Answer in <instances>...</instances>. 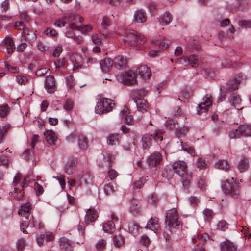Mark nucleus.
I'll return each instance as SVG.
<instances>
[{
	"label": "nucleus",
	"mask_w": 251,
	"mask_h": 251,
	"mask_svg": "<svg viewBox=\"0 0 251 251\" xmlns=\"http://www.w3.org/2000/svg\"><path fill=\"white\" fill-rule=\"evenodd\" d=\"M172 168L175 173H176L181 178L183 186L187 188L190 184L192 180V173L187 171V165L183 161L175 162Z\"/></svg>",
	"instance_id": "1"
},
{
	"label": "nucleus",
	"mask_w": 251,
	"mask_h": 251,
	"mask_svg": "<svg viewBox=\"0 0 251 251\" xmlns=\"http://www.w3.org/2000/svg\"><path fill=\"white\" fill-rule=\"evenodd\" d=\"M221 188L226 195L237 198L239 196V183L236 179L232 177L230 181L225 180L221 182Z\"/></svg>",
	"instance_id": "2"
},
{
	"label": "nucleus",
	"mask_w": 251,
	"mask_h": 251,
	"mask_svg": "<svg viewBox=\"0 0 251 251\" xmlns=\"http://www.w3.org/2000/svg\"><path fill=\"white\" fill-rule=\"evenodd\" d=\"M166 228L171 232H175L178 228L180 221L178 220V214L176 209H172L167 212L165 216Z\"/></svg>",
	"instance_id": "3"
},
{
	"label": "nucleus",
	"mask_w": 251,
	"mask_h": 251,
	"mask_svg": "<svg viewBox=\"0 0 251 251\" xmlns=\"http://www.w3.org/2000/svg\"><path fill=\"white\" fill-rule=\"evenodd\" d=\"M115 106V103L111 100L107 98H102L99 100L95 107V112L97 114H102L112 110Z\"/></svg>",
	"instance_id": "4"
},
{
	"label": "nucleus",
	"mask_w": 251,
	"mask_h": 251,
	"mask_svg": "<svg viewBox=\"0 0 251 251\" xmlns=\"http://www.w3.org/2000/svg\"><path fill=\"white\" fill-rule=\"evenodd\" d=\"M126 34L127 36L125 41L131 45H143L146 42L147 39L145 36L138 33L135 30L130 29L127 32Z\"/></svg>",
	"instance_id": "5"
},
{
	"label": "nucleus",
	"mask_w": 251,
	"mask_h": 251,
	"mask_svg": "<svg viewBox=\"0 0 251 251\" xmlns=\"http://www.w3.org/2000/svg\"><path fill=\"white\" fill-rule=\"evenodd\" d=\"M163 132L160 130H156L152 134H146L142 139V146L144 149H149L152 145V140L157 143L161 142L163 140Z\"/></svg>",
	"instance_id": "6"
},
{
	"label": "nucleus",
	"mask_w": 251,
	"mask_h": 251,
	"mask_svg": "<svg viewBox=\"0 0 251 251\" xmlns=\"http://www.w3.org/2000/svg\"><path fill=\"white\" fill-rule=\"evenodd\" d=\"M121 81L125 85H133L137 82L136 74L131 70L123 72L121 75Z\"/></svg>",
	"instance_id": "7"
},
{
	"label": "nucleus",
	"mask_w": 251,
	"mask_h": 251,
	"mask_svg": "<svg viewBox=\"0 0 251 251\" xmlns=\"http://www.w3.org/2000/svg\"><path fill=\"white\" fill-rule=\"evenodd\" d=\"M206 239V235L204 236L202 234H198L196 237L192 239V242L196 244L194 248L195 251H206L202 247L203 243Z\"/></svg>",
	"instance_id": "8"
},
{
	"label": "nucleus",
	"mask_w": 251,
	"mask_h": 251,
	"mask_svg": "<svg viewBox=\"0 0 251 251\" xmlns=\"http://www.w3.org/2000/svg\"><path fill=\"white\" fill-rule=\"evenodd\" d=\"M162 159V154L159 152H155L148 157L147 162L150 167L157 166L160 164Z\"/></svg>",
	"instance_id": "9"
},
{
	"label": "nucleus",
	"mask_w": 251,
	"mask_h": 251,
	"mask_svg": "<svg viewBox=\"0 0 251 251\" xmlns=\"http://www.w3.org/2000/svg\"><path fill=\"white\" fill-rule=\"evenodd\" d=\"M53 239V234L50 232H47L45 234H41L37 235L36 238V242L39 246H42L45 242L51 241Z\"/></svg>",
	"instance_id": "10"
},
{
	"label": "nucleus",
	"mask_w": 251,
	"mask_h": 251,
	"mask_svg": "<svg viewBox=\"0 0 251 251\" xmlns=\"http://www.w3.org/2000/svg\"><path fill=\"white\" fill-rule=\"evenodd\" d=\"M136 73L139 75L142 79L146 80L149 79L151 72L148 66L146 65H142L137 68Z\"/></svg>",
	"instance_id": "11"
},
{
	"label": "nucleus",
	"mask_w": 251,
	"mask_h": 251,
	"mask_svg": "<svg viewBox=\"0 0 251 251\" xmlns=\"http://www.w3.org/2000/svg\"><path fill=\"white\" fill-rule=\"evenodd\" d=\"M45 88L48 93H53L55 90V83L54 77L52 75H49L46 77Z\"/></svg>",
	"instance_id": "12"
},
{
	"label": "nucleus",
	"mask_w": 251,
	"mask_h": 251,
	"mask_svg": "<svg viewBox=\"0 0 251 251\" xmlns=\"http://www.w3.org/2000/svg\"><path fill=\"white\" fill-rule=\"evenodd\" d=\"M2 43V45L6 48L8 54H11L15 51V46L14 42L10 37H6Z\"/></svg>",
	"instance_id": "13"
},
{
	"label": "nucleus",
	"mask_w": 251,
	"mask_h": 251,
	"mask_svg": "<svg viewBox=\"0 0 251 251\" xmlns=\"http://www.w3.org/2000/svg\"><path fill=\"white\" fill-rule=\"evenodd\" d=\"M158 221L159 220L156 217L151 218L148 222L146 228L153 231L154 233H156L160 227Z\"/></svg>",
	"instance_id": "14"
},
{
	"label": "nucleus",
	"mask_w": 251,
	"mask_h": 251,
	"mask_svg": "<svg viewBox=\"0 0 251 251\" xmlns=\"http://www.w3.org/2000/svg\"><path fill=\"white\" fill-rule=\"evenodd\" d=\"M204 101L198 105V113L200 114L202 112H206L207 108L212 104L211 96L206 97L204 98Z\"/></svg>",
	"instance_id": "15"
},
{
	"label": "nucleus",
	"mask_w": 251,
	"mask_h": 251,
	"mask_svg": "<svg viewBox=\"0 0 251 251\" xmlns=\"http://www.w3.org/2000/svg\"><path fill=\"white\" fill-rule=\"evenodd\" d=\"M101 69L104 73L108 72L112 68L113 62L110 58H105L100 62Z\"/></svg>",
	"instance_id": "16"
},
{
	"label": "nucleus",
	"mask_w": 251,
	"mask_h": 251,
	"mask_svg": "<svg viewBox=\"0 0 251 251\" xmlns=\"http://www.w3.org/2000/svg\"><path fill=\"white\" fill-rule=\"evenodd\" d=\"M240 83V79L235 78L231 80L226 84L225 89L228 92L232 91L238 89L239 85Z\"/></svg>",
	"instance_id": "17"
},
{
	"label": "nucleus",
	"mask_w": 251,
	"mask_h": 251,
	"mask_svg": "<svg viewBox=\"0 0 251 251\" xmlns=\"http://www.w3.org/2000/svg\"><path fill=\"white\" fill-rule=\"evenodd\" d=\"M98 217V213L93 209H89L86 211L85 217V222L89 224L94 222Z\"/></svg>",
	"instance_id": "18"
},
{
	"label": "nucleus",
	"mask_w": 251,
	"mask_h": 251,
	"mask_svg": "<svg viewBox=\"0 0 251 251\" xmlns=\"http://www.w3.org/2000/svg\"><path fill=\"white\" fill-rule=\"evenodd\" d=\"M111 22L107 17H104L101 24V30L100 31L101 36L106 38L108 37L107 31V27L110 25Z\"/></svg>",
	"instance_id": "19"
},
{
	"label": "nucleus",
	"mask_w": 251,
	"mask_h": 251,
	"mask_svg": "<svg viewBox=\"0 0 251 251\" xmlns=\"http://www.w3.org/2000/svg\"><path fill=\"white\" fill-rule=\"evenodd\" d=\"M228 100L230 104L234 107L239 106L242 102L240 96L236 93L231 94L229 97Z\"/></svg>",
	"instance_id": "20"
},
{
	"label": "nucleus",
	"mask_w": 251,
	"mask_h": 251,
	"mask_svg": "<svg viewBox=\"0 0 251 251\" xmlns=\"http://www.w3.org/2000/svg\"><path fill=\"white\" fill-rule=\"evenodd\" d=\"M133 20L135 22L138 23L145 22L147 20V17L144 11L142 9L136 11L134 15Z\"/></svg>",
	"instance_id": "21"
},
{
	"label": "nucleus",
	"mask_w": 251,
	"mask_h": 251,
	"mask_svg": "<svg viewBox=\"0 0 251 251\" xmlns=\"http://www.w3.org/2000/svg\"><path fill=\"white\" fill-rule=\"evenodd\" d=\"M249 166V159L245 156H242L238 165V169L239 171L240 172H245L248 169Z\"/></svg>",
	"instance_id": "22"
},
{
	"label": "nucleus",
	"mask_w": 251,
	"mask_h": 251,
	"mask_svg": "<svg viewBox=\"0 0 251 251\" xmlns=\"http://www.w3.org/2000/svg\"><path fill=\"white\" fill-rule=\"evenodd\" d=\"M76 163V160L75 159L68 160L64 168L65 172L68 175L72 174L75 170Z\"/></svg>",
	"instance_id": "23"
},
{
	"label": "nucleus",
	"mask_w": 251,
	"mask_h": 251,
	"mask_svg": "<svg viewBox=\"0 0 251 251\" xmlns=\"http://www.w3.org/2000/svg\"><path fill=\"white\" fill-rule=\"evenodd\" d=\"M31 205L29 202H26L21 205V209L18 211V214L28 218L29 216V211Z\"/></svg>",
	"instance_id": "24"
},
{
	"label": "nucleus",
	"mask_w": 251,
	"mask_h": 251,
	"mask_svg": "<svg viewBox=\"0 0 251 251\" xmlns=\"http://www.w3.org/2000/svg\"><path fill=\"white\" fill-rule=\"evenodd\" d=\"M172 19L173 17L172 15L168 12H165L158 18L159 22L162 25H168L171 22Z\"/></svg>",
	"instance_id": "25"
},
{
	"label": "nucleus",
	"mask_w": 251,
	"mask_h": 251,
	"mask_svg": "<svg viewBox=\"0 0 251 251\" xmlns=\"http://www.w3.org/2000/svg\"><path fill=\"white\" fill-rule=\"evenodd\" d=\"M115 66L118 69H122L126 67L127 59L122 56H118L115 58Z\"/></svg>",
	"instance_id": "26"
},
{
	"label": "nucleus",
	"mask_w": 251,
	"mask_h": 251,
	"mask_svg": "<svg viewBox=\"0 0 251 251\" xmlns=\"http://www.w3.org/2000/svg\"><path fill=\"white\" fill-rule=\"evenodd\" d=\"M137 108L140 111H146L148 106L146 100L142 98H139L135 100Z\"/></svg>",
	"instance_id": "27"
},
{
	"label": "nucleus",
	"mask_w": 251,
	"mask_h": 251,
	"mask_svg": "<svg viewBox=\"0 0 251 251\" xmlns=\"http://www.w3.org/2000/svg\"><path fill=\"white\" fill-rule=\"evenodd\" d=\"M28 178H29L28 176H25L23 178V179L22 180V182L21 184V185L22 186V189L21 190H20L17 187L14 188V192L15 193H17L18 194L19 193V195L16 197V199L17 200H20L23 198L24 194V193L23 192L24 189V186L25 184H26Z\"/></svg>",
	"instance_id": "28"
},
{
	"label": "nucleus",
	"mask_w": 251,
	"mask_h": 251,
	"mask_svg": "<svg viewBox=\"0 0 251 251\" xmlns=\"http://www.w3.org/2000/svg\"><path fill=\"white\" fill-rule=\"evenodd\" d=\"M199 61L198 56L194 54L190 56L189 57H183L181 59L180 62L181 63H187L191 65L192 66L194 65L197 64Z\"/></svg>",
	"instance_id": "29"
},
{
	"label": "nucleus",
	"mask_w": 251,
	"mask_h": 251,
	"mask_svg": "<svg viewBox=\"0 0 251 251\" xmlns=\"http://www.w3.org/2000/svg\"><path fill=\"white\" fill-rule=\"evenodd\" d=\"M44 136L46 141L50 145H53L55 144V141L57 139L54 132L52 130H47L45 133Z\"/></svg>",
	"instance_id": "30"
},
{
	"label": "nucleus",
	"mask_w": 251,
	"mask_h": 251,
	"mask_svg": "<svg viewBox=\"0 0 251 251\" xmlns=\"http://www.w3.org/2000/svg\"><path fill=\"white\" fill-rule=\"evenodd\" d=\"M222 251H234L236 248L233 243L226 240L221 244Z\"/></svg>",
	"instance_id": "31"
},
{
	"label": "nucleus",
	"mask_w": 251,
	"mask_h": 251,
	"mask_svg": "<svg viewBox=\"0 0 251 251\" xmlns=\"http://www.w3.org/2000/svg\"><path fill=\"white\" fill-rule=\"evenodd\" d=\"M70 27L73 30L80 31L83 34H86L87 32L90 31L93 29L92 26L91 25H87L82 27H78L76 26L74 23L71 24L70 25Z\"/></svg>",
	"instance_id": "32"
},
{
	"label": "nucleus",
	"mask_w": 251,
	"mask_h": 251,
	"mask_svg": "<svg viewBox=\"0 0 251 251\" xmlns=\"http://www.w3.org/2000/svg\"><path fill=\"white\" fill-rule=\"evenodd\" d=\"M78 145L79 148L81 150H85L88 147V140L86 136L81 133H79L78 136Z\"/></svg>",
	"instance_id": "33"
},
{
	"label": "nucleus",
	"mask_w": 251,
	"mask_h": 251,
	"mask_svg": "<svg viewBox=\"0 0 251 251\" xmlns=\"http://www.w3.org/2000/svg\"><path fill=\"white\" fill-rule=\"evenodd\" d=\"M140 202L136 200H133L131 201V205L130 207V212L133 215L138 214L140 212Z\"/></svg>",
	"instance_id": "34"
},
{
	"label": "nucleus",
	"mask_w": 251,
	"mask_h": 251,
	"mask_svg": "<svg viewBox=\"0 0 251 251\" xmlns=\"http://www.w3.org/2000/svg\"><path fill=\"white\" fill-rule=\"evenodd\" d=\"M103 229L105 232L111 233L115 231V224L112 221H108L104 223L102 226Z\"/></svg>",
	"instance_id": "35"
},
{
	"label": "nucleus",
	"mask_w": 251,
	"mask_h": 251,
	"mask_svg": "<svg viewBox=\"0 0 251 251\" xmlns=\"http://www.w3.org/2000/svg\"><path fill=\"white\" fill-rule=\"evenodd\" d=\"M179 142L181 149L183 151L189 153L192 155L194 156L195 155V151L193 147L190 146L187 142H183L181 140H179Z\"/></svg>",
	"instance_id": "36"
},
{
	"label": "nucleus",
	"mask_w": 251,
	"mask_h": 251,
	"mask_svg": "<svg viewBox=\"0 0 251 251\" xmlns=\"http://www.w3.org/2000/svg\"><path fill=\"white\" fill-rule=\"evenodd\" d=\"M119 135L112 133L107 137V142L108 145H115L118 144L119 141Z\"/></svg>",
	"instance_id": "37"
},
{
	"label": "nucleus",
	"mask_w": 251,
	"mask_h": 251,
	"mask_svg": "<svg viewBox=\"0 0 251 251\" xmlns=\"http://www.w3.org/2000/svg\"><path fill=\"white\" fill-rule=\"evenodd\" d=\"M242 135L244 136H251V126L244 124L240 126Z\"/></svg>",
	"instance_id": "38"
},
{
	"label": "nucleus",
	"mask_w": 251,
	"mask_h": 251,
	"mask_svg": "<svg viewBox=\"0 0 251 251\" xmlns=\"http://www.w3.org/2000/svg\"><path fill=\"white\" fill-rule=\"evenodd\" d=\"M24 37L25 40L28 43H31L36 39V34L33 31L29 30L25 31Z\"/></svg>",
	"instance_id": "39"
},
{
	"label": "nucleus",
	"mask_w": 251,
	"mask_h": 251,
	"mask_svg": "<svg viewBox=\"0 0 251 251\" xmlns=\"http://www.w3.org/2000/svg\"><path fill=\"white\" fill-rule=\"evenodd\" d=\"M174 171L172 170L171 167L166 166L164 169V171L162 173V176L163 177H164L166 178L168 180L171 179L173 174H174Z\"/></svg>",
	"instance_id": "40"
},
{
	"label": "nucleus",
	"mask_w": 251,
	"mask_h": 251,
	"mask_svg": "<svg viewBox=\"0 0 251 251\" xmlns=\"http://www.w3.org/2000/svg\"><path fill=\"white\" fill-rule=\"evenodd\" d=\"M189 130V127L183 126L181 128H177L175 130V133L178 138H181L184 137L188 132Z\"/></svg>",
	"instance_id": "41"
},
{
	"label": "nucleus",
	"mask_w": 251,
	"mask_h": 251,
	"mask_svg": "<svg viewBox=\"0 0 251 251\" xmlns=\"http://www.w3.org/2000/svg\"><path fill=\"white\" fill-rule=\"evenodd\" d=\"M216 168L227 171L229 168V165L226 160H220L215 164Z\"/></svg>",
	"instance_id": "42"
},
{
	"label": "nucleus",
	"mask_w": 251,
	"mask_h": 251,
	"mask_svg": "<svg viewBox=\"0 0 251 251\" xmlns=\"http://www.w3.org/2000/svg\"><path fill=\"white\" fill-rule=\"evenodd\" d=\"M128 227L129 231L134 235L138 233V230L140 228L139 225L134 222L129 223L128 224Z\"/></svg>",
	"instance_id": "43"
},
{
	"label": "nucleus",
	"mask_w": 251,
	"mask_h": 251,
	"mask_svg": "<svg viewBox=\"0 0 251 251\" xmlns=\"http://www.w3.org/2000/svg\"><path fill=\"white\" fill-rule=\"evenodd\" d=\"M203 214L204 215V220L207 221L211 220L213 218L214 215V213L213 211L208 208L204 209L203 212Z\"/></svg>",
	"instance_id": "44"
},
{
	"label": "nucleus",
	"mask_w": 251,
	"mask_h": 251,
	"mask_svg": "<svg viewBox=\"0 0 251 251\" xmlns=\"http://www.w3.org/2000/svg\"><path fill=\"white\" fill-rule=\"evenodd\" d=\"M242 135L241 130H240V126L238 129H233L229 132V138L230 139H238L240 138Z\"/></svg>",
	"instance_id": "45"
},
{
	"label": "nucleus",
	"mask_w": 251,
	"mask_h": 251,
	"mask_svg": "<svg viewBox=\"0 0 251 251\" xmlns=\"http://www.w3.org/2000/svg\"><path fill=\"white\" fill-rule=\"evenodd\" d=\"M10 107L7 104L0 106V117L3 118L7 115L10 111Z\"/></svg>",
	"instance_id": "46"
},
{
	"label": "nucleus",
	"mask_w": 251,
	"mask_h": 251,
	"mask_svg": "<svg viewBox=\"0 0 251 251\" xmlns=\"http://www.w3.org/2000/svg\"><path fill=\"white\" fill-rule=\"evenodd\" d=\"M196 165L200 170H202L206 168L208 166V164L204 159L200 157L197 159Z\"/></svg>",
	"instance_id": "47"
},
{
	"label": "nucleus",
	"mask_w": 251,
	"mask_h": 251,
	"mask_svg": "<svg viewBox=\"0 0 251 251\" xmlns=\"http://www.w3.org/2000/svg\"><path fill=\"white\" fill-rule=\"evenodd\" d=\"M220 90L221 93L217 99V101L218 102H221L226 99V93L228 92V91L225 89V86L221 87Z\"/></svg>",
	"instance_id": "48"
},
{
	"label": "nucleus",
	"mask_w": 251,
	"mask_h": 251,
	"mask_svg": "<svg viewBox=\"0 0 251 251\" xmlns=\"http://www.w3.org/2000/svg\"><path fill=\"white\" fill-rule=\"evenodd\" d=\"M103 191L106 195H110L115 192L113 186L110 184H106L103 187Z\"/></svg>",
	"instance_id": "49"
},
{
	"label": "nucleus",
	"mask_w": 251,
	"mask_h": 251,
	"mask_svg": "<svg viewBox=\"0 0 251 251\" xmlns=\"http://www.w3.org/2000/svg\"><path fill=\"white\" fill-rule=\"evenodd\" d=\"M228 224L225 220L220 221L217 225V228L223 231H225L228 228Z\"/></svg>",
	"instance_id": "50"
},
{
	"label": "nucleus",
	"mask_w": 251,
	"mask_h": 251,
	"mask_svg": "<svg viewBox=\"0 0 251 251\" xmlns=\"http://www.w3.org/2000/svg\"><path fill=\"white\" fill-rule=\"evenodd\" d=\"M106 245V242L104 239H100L96 244V248L98 251H103Z\"/></svg>",
	"instance_id": "51"
},
{
	"label": "nucleus",
	"mask_w": 251,
	"mask_h": 251,
	"mask_svg": "<svg viewBox=\"0 0 251 251\" xmlns=\"http://www.w3.org/2000/svg\"><path fill=\"white\" fill-rule=\"evenodd\" d=\"M197 184L198 188L202 191L205 190L207 187V183L203 178H200Z\"/></svg>",
	"instance_id": "52"
},
{
	"label": "nucleus",
	"mask_w": 251,
	"mask_h": 251,
	"mask_svg": "<svg viewBox=\"0 0 251 251\" xmlns=\"http://www.w3.org/2000/svg\"><path fill=\"white\" fill-rule=\"evenodd\" d=\"M10 125L8 124L5 125L0 129V143L2 142L5 133L10 129Z\"/></svg>",
	"instance_id": "53"
},
{
	"label": "nucleus",
	"mask_w": 251,
	"mask_h": 251,
	"mask_svg": "<svg viewBox=\"0 0 251 251\" xmlns=\"http://www.w3.org/2000/svg\"><path fill=\"white\" fill-rule=\"evenodd\" d=\"M123 237L120 235H115L113 238V243L117 247H120L123 243Z\"/></svg>",
	"instance_id": "54"
},
{
	"label": "nucleus",
	"mask_w": 251,
	"mask_h": 251,
	"mask_svg": "<svg viewBox=\"0 0 251 251\" xmlns=\"http://www.w3.org/2000/svg\"><path fill=\"white\" fill-rule=\"evenodd\" d=\"M60 245L65 248H68L71 246V241L65 237H62L60 239Z\"/></svg>",
	"instance_id": "55"
},
{
	"label": "nucleus",
	"mask_w": 251,
	"mask_h": 251,
	"mask_svg": "<svg viewBox=\"0 0 251 251\" xmlns=\"http://www.w3.org/2000/svg\"><path fill=\"white\" fill-rule=\"evenodd\" d=\"M64 22L66 24L69 23L71 21L74 20L75 16L72 13H68L63 16Z\"/></svg>",
	"instance_id": "56"
},
{
	"label": "nucleus",
	"mask_w": 251,
	"mask_h": 251,
	"mask_svg": "<svg viewBox=\"0 0 251 251\" xmlns=\"http://www.w3.org/2000/svg\"><path fill=\"white\" fill-rule=\"evenodd\" d=\"M239 25L243 28L251 27V21L240 20L238 22Z\"/></svg>",
	"instance_id": "57"
},
{
	"label": "nucleus",
	"mask_w": 251,
	"mask_h": 251,
	"mask_svg": "<svg viewBox=\"0 0 251 251\" xmlns=\"http://www.w3.org/2000/svg\"><path fill=\"white\" fill-rule=\"evenodd\" d=\"M17 248L18 251H22L25 249V243L23 239H19L16 243Z\"/></svg>",
	"instance_id": "58"
},
{
	"label": "nucleus",
	"mask_w": 251,
	"mask_h": 251,
	"mask_svg": "<svg viewBox=\"0 0 251 251\" xmlns=\"http://www.w3.org/2000/svg\"><path fill=\"white\" fill-rule=\"evenodd\" d=\"M44 33L48 36L54 37L57 35V32L54 29L48 28L44 31Z\"/></svg>",
	"instance_id": "59"
},
{
	"label": "nucleus",
	"mask_w": 251,
	"mask_h": 251,
	"mask_svg": "<svg viewBox=\"0 0 251 251\" xmlns=\"http://www.w3.org/2000/svg\"><path fill=\"white\" fill-rule=\"evenodd\" d=\"M115 158L112 155H108L103 156V160L105 162L107 163L106 166L110 167L111 165V163Z\"/></svg>",
	"instance_id": "60"
},
{
	"label": "nucleus",
	"mask_w": 251,
	"mask_h": 251,
	"mask_svg": "<svg viewBox=\"0 0 251 251\" xmlns=\"http://www.w3.org/2000/svg\"><path fill=\"white\" fill-rule=\"evenodd\" d=\"M145 181V179L144 178H140V179L136 182H135L133 184V188L134 189H140L141 188L144 184Z\"/></svg>",
	"instance_id": "61"
},
{
	"label": "nucleus",
	"mask_w": 251,
	"mask_h": 251,
	"mask_svg": "<svg viewBox=\"0 0 251 251\" xmlns=\"http://www.w3.org/2000/svg\"><path fill=\"white\" fill-rule=\"evenodd\" d=\"M108 176L110 180H112L115 179L118 176V173L116 170L111 169L108 172Z\"/></svg>",
	"instance_id": "62"
},
{
	"label": "nucleus",
	"mask_w": 251,
	"mask_h": 251,
	"mask_svg": "<svg viewBox=\"0 0 251 251\" xmlns=\"http://www.w3.org/2000/svg\"><path fill=\"white\" fill-rule=\"evenodd\" d=\"M73 102L71 100H66L63 106V107L65 110L67 111H70L73 109Z\"/></svg>",
	"instance_id": "63"
},
{
	"label": "nucleus",
	"mask_w": 251,
	"mask_h": 251,
	"mask_svg": "<svg viewBox=\"0 0 251 251\" xmlns=\"http://www.w3.org/2000/svg\"><path fill=\"white\" fill-rule=\"evenodd\" d=\"M79 134L75 132L71 133L66 137V140L68 142L71 143L73 142L74 139L78 136Z\"/></svg>",
	"instance_id": "64"
}]
</instances>
